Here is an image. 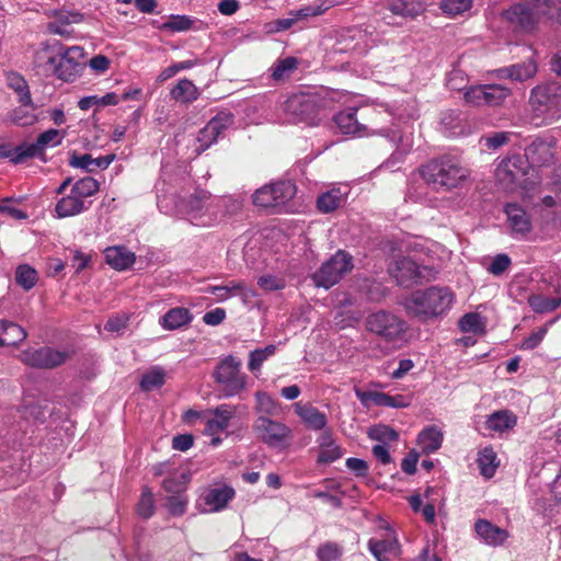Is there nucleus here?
<instances>
[{
	"label": "nucleus",
	"mask_w": 561,
	"mask_h": 561,
	"mask_svg": "<svg viewBox=\"0 0 561 561\" xmlns=\"http://www.w3.org/2000/svg\"><path fill=\"white\" fill-rule=\"evenodd\" d=\"M128 320L129 318L126 317V316H114V317H111L105 325H104V329L108 332H116V333H119L122 330L126 329L127 324H128Z\"/></svg>",
	"instance_id": "774afa93"
},
{
	"label": "nucleus",
	"mask_w": 561,
	"mask_h": 561,
	"mask_svg": "<svg viewBox=\"0 0 561 561\" xmlns=\"http://www.w3.org/2000/svg\"><path fill=\"white\" fill-rule=\"evenodd\" d=\"M528 104L535 125H550L561 118V83L549 81L530 91Z\"/></svg>",
	"instance_id": "7ed1b4c3"
},
{
	"label": "nucleus",
	"mask_w": 561,
	"mask_h": 561,
	"mask_svg": "<svg viewBox=\"0 0 561 561\" xmlns=\"http://www.w3.org/2000/svg\"><path fill=\"white\" fill-rule=\"evenodd\" d=\"M167 506L170 514L174 516H181L185 513L187 499L181 494L170 495L167 500Z\"/></svg>",
	"instance_id": "0e129e2a"
},
{
	"label": "nucleus",
	"mask_w": 561,
	"mask_h": 561,
	"mask_svg": "<svg viewBox=\"0 0 561 561\" xmlns=\"http://www.w3.org/2000/svg\"><path fill=\"white\" fill-rule=\"evenodd\" d=\"M342 547L333 541L320 545L316 551L319 561H336L342 557Z\"/></svg>",
	"instance_id": "603ef678"
},
{
	"label": "nucleus",
	"mask_w": 561,
	"mask_h": 561,
	"mask_svg": "<svg viewBox=\"0 0 561 561\" xmlns=\"http://www.w3.org/2000/svg\"><path fill=\"white\" fill-rule=\"evenodd\" d=\"M137 513L145 519L150 518L154 513L153 493L149 486H144L139 502L137 504Z\"/></svg>",
	"instance_id": "8fccbe9b"
},
{
	"label": "nucleus",
	"mask_w": 561,
	"mask_h": 561,
	"mask_svg": "<svg viewBox=\"0 0 561 561\" xmlns=\"http://www.w3.org/2000/svg\"><path fill=\"white\" fill-rule=\"evenodd\" d=\"M241 362L229 355L222 358L213 374L217 383L222 386L226 397L240 393L245 388V375L241 374Z\"/></svg>",
	"instance_id": "0eeeda50"
},
{
	"label": "nucleus",
	"mask_w": 561,
	"mask_h": 561,
	"mask_svg": "<svg viewBox=\"0 0 561 561\" xmlns=\"http://www.w3.org/2000/svg\"><path fill=\"white\" fill-rule=\"evenodd\" d=\"M236 492L231 486L210 489L205 495V504L210 506L213 511L218 512L227 506L234 497Z\"/></svg>",
	"instance_id": "f704fd0d"
},
{
	"label": "nucleus",
	"mask_w": 561,
	"mask_h": 561,
	"mask_svg": "<svg viewBox=\"0 0 561 561\" xmlns=\"http://www.w3.org/2000/svg\"><path fill=\"white\" fill-rule=\"evenodd\" d=\"M477 462L480 469V473L488 479L492 478L499 467L497 455L493 447L488 446L482 448L478 453Z\"/></svg>",
	"instance_id": "e433bc0d"
},
{
	"label": "nucleus",
	"mask_w": 561,
	"mask_h": 561,
	"mask_svg": "<svg viewBox=\"0 0 561 561\" xmlns=\"http://www.w3.org/2000/svg\"><path fill=\"white\" fill-rule=\"evenodd\" d=\"M353 267V256L345 250H337L321 264L311 278L317 287L329 289L337 284L344 275L351 273Z\"/></svg>",
	"instance_id": "39448f33"
},
{
	"label": "nucleus",
	"mask_w": 561,
	"mask_h": 561,
	"mask_svg": "<svg viewBox=\"0 0 561 561\" xmlns=\"http://www.w3.org/2000/svg\"><path fill=\"white\" fill-rule=\"evenodd\" d=\"M321 103L322 100L318 95L299 92L287 98L283 110L293 123H306L312 126L320 121Z\"/></svg>",
	"instance_id": "20e7f679"
},
{
	"label": "nucleus",
	"mask_w": 561,
	"mask_h": 561,
	"mask_svg": "<svg viewBox=\"0 0 561 561\" xmlns=\"http://www.w3.org/2000/svg\"><path fill=\"white\" fill-rule=\"evenodd\" d=\"M245 289V284L242 280H232L226 285H217V286H208L205 289L206 294H211L216 296L218 301H225L228 298L243 294Z\"/></svg>",
	"instance_id": "58836bf2"
},
{
	"label": "nucleus",
	"mask_w": 561,
	"mask_h": 561,
	"mask_svg": "<svg viewBox=\"0 0 561 561\" xmlns=\"http://www.w3.org/2000/svg\"><path fill=\"white\" fill-rule=\"evenodd\" d=\"M257 285L264 291H275V290L284 289L286 286V282L283 277L267 274V275H262L257 278Z\"/></svg>",
	"instance_id": "680f3d73"
},
{
	"label": "nucleus",
	"mask_w": 561,
	"mask_h": 561,
	"mask_svg": "<svg viewBox=\"0 0 561 561\" xmlns=\"http://www.w3.org/2000/svg\"><path fill=\"white\" fill-rule=\"evenodd\" d=\"M474 530L490 546H501L508 538V533L505 529L493 525L486 519H478L474 524Z\"/></svg>",
	"instance_id": "aec40b11"
},
{
	"label": "nucleus",
	"mask_w": 561,
	"mask_h": 561,
	"mask_svg": "<svg viewBox=\"0 0 561 561\" xmlns=\"http://www.w3.org/2000/svg\"><path fill=\"white\" fill-rule=\"evenodd\" d=\"M4 77L8 88L16 93L18 102L22 105H30L32 95L25 78L16 71H8Z\"/></svg>",
	"instance_id": "c756f323"
},
{
	"label": "nucleus",
	"mask_w": 561,
	"mask_h": 561,
	"mask_svg": "<svg viewBox=\"0 0 561 561\" xmlns=\"http://www.w3.org/2000/svg\"><path fill=\"white\" fill-rule=\"evenodd\" d=\"M517 423L516 415L508 410H500L490 414L485 421V427L490 431L503 433L513 428Z\"/></svg>",
	"instance_id": "473e14b6"
},
{
	"label": "nucleus",
	"mask_w": 561,
	"mask_h": 561,
	"mask_svg": "<svg viewBox=\"0 0 561 561\" xmlns=\"http://www.w3.org/2000/svg\"><path fill=\"white\" fill-rule=\"evenodd\" d=\"M359 399L364 402L366 400L371 401L377 407H389V408H407L410 405L409 398L402 394L390 396L385 392L369 391L359 396Z\"/></svg>",
	"instance_id": "c85d7f7f"
},
{
	"label": "nucleus",
	"mask_w": 561,
	"mask_h": 561,
	"mask_svg": "<svg viewBox=\"0 0 561 561\" xmlns=\"http://www.w3.org/2000/svg\"><path fill=\"white\" fill-rule=\"evenodd\" d=\"M118 102H119L118 95L115 92H108L103 96H98V95L84 96L78 102V106L82 111H88L94 105H98V106L116 105V104H118Z\"/></svg>",
	"instance_id": "79ce46f5"
},
{
	"label": "nucleus",
	"mask_w": 561,
	"mask_h": 561,
	"mask_svg": "<svg viewBox=\"0 0 561 561\" xmlns=\"http://www.w3.org/2000/svg\"><path fill=\"white\" fill-rule=\"evenodd\" d=\"M366 328L387 342L401 340L407 331V322L397 314L380 310L369 314Z\"/></svg>",
	"instance_id": "423d86ee"
},
{
	"label": "nucleus",
	"mask_w": 561,
	"mask_h": 561,
	"mask_svg": "<svg viewBox=\"0 0 561 561\" xmlns=\"http://www.w3.org/2000/svg\"><path fill=\"white\" fill-rule=\"evenodd\" d=\"M298 66V59L296 57H286L278 59L272 67V79L275 81H282L290 76Z\"/></svg>",
	"instance_id": "c03bdc74"
},
{
	"label": "nucleus",
	"mask_w": 561,
	"mask_h": 561,
	"mask_svg": "<svg viewBox=\"0 0 561 561\" xmlns=\"http://www.w3.org/2000/svg\"><path fill=\"white\" fill-rule=\"evenodd\" d=\"M99 188H100L99 182L91 176H87V178H83V179L77 181L73 184L71 191H72V193L78 195L81 199H83L84 197H90V196L96 194L99 192Z\"/></svg>",
	"instance_id": "de8ad7c7"
},
{
	"label": "nucleus",
	"mask_w": 561,
	"mask_h": 561,
	"mask_svg": "<svg viewBox=\"0 0 561 561\" xmlns=\"http://www.w3.org/2000/svg\"><path fill=\"white\" fill-rule=\"evenodd\" d=\"M106 263L116 271L129 268L135 263V254L124 247H110L104 251Z\"/></svg>",
	"instance_id": "cd10ccee"
},
{
	"label": "nucleus",
	"mask_w": 561,
	"mask_h": 561,
	"mask_svg": "<svg viewBox=\"0 0 561 561\" xmlns=\"http://www.w3.org/2000/svg\"><path fill=\"white\" fill-rule=\"evenodd\" d=\"M472 7V0H444L440 3V9L444 13L449 15H458Z\"/></svg>",
	"instance_id": "13d9d810"
},
{
	"label": "nucleus",
	"mask_w": 561,
	"mask_h": 561,
	"mask_svg": "<svg viewBox=\"0 0 561 561\" xmlns=\"http://www.w3.org/2000/svg\"><path fill=\"white\" fill-rule=\"evenodd\" d=\"M62 136L58 129H48L38 135L35 142H23L27 159L38 158L46 162L45 150L47 147H56L61 144Z\"/></svg>",
	"instance_id": "f3484780"
},
{
	"label": "nucleus",
	"mask_w": 561,
	"mask_h": 561,
	"mask_svg": "<svg viewBox=\"0 0 561 561\" xmlns=\"http://www.w3.org/2000/svg\"><path fill=\"white\" fill-rule=\"evenodd\" d=\"M512 133L510 131H497L491 135L482 137L484 147L489 150H496L504 145L508 144Z\"/></svg>",
	"instance_id": "bf43d9fd"
},
{
	"label": "nucleus",
	"mask_w": 561,
	"mask_h": 561,
	"mask_svg": "<svg viewBox=\"0 0 561 561\" xmlns=\"http://www.w3.org/2000/svg\"><path fill=\"white\" fill-rule=\"evenodd\" d=\"M420 173L427 184L444 191L462 186L470 175L460 160L449 154L430 160L421 167Z\"/></svg>",
	"instance_id": "f03ea898"
},
{
	"label": "nucleus",
	"mask_w": 561,
	"mask_h": 561,
	"mask_svg": "<svg viewBox=\"0 0 561 561\" xmlns=\"http://www.w3.org/2000/svg\"><path fill=\"white\" fill-rule=\"evenodd\" d=\"M214 417L206 421L204 433L210 436L224 432L234 415V408L220 404L214 411Z\"/></svg>",
	"instance_id": "4be33fe9"
},
{
	"label": "nucleus",
	"mask_w": 561,
	"mask_h": 561,
	"mask_svg": "<svg viewBox=\"0 0 561 561\" xmlns=\"http://www.w3.org/2000/svg\"><path fill=\"white\" fill-rule=\"evenodd\" d=\"M345 465L356 477L368 474V463L363 459L351 457L346 459Z\"/></svg>",
	"instance_id": "338daca9"
},
{
	"label": "nucleus",
	"mask_w": 561,
	"mask_h": 561,
	"mask_svg": "<svg viewBox=\"0 0 561 561\" xmlns=\"http://www.w3.org/2000/svg\"><path fill=\"white\" fill-rule=\"evenodd\" d=\"M368 437L386 445L387 442H396L399 438L398 432L389 425L379 424L368 431Z\"/></svg>",
	"instance_id": "09e8293b"
},
{
	"label": "nucleus",
	"mask_w": 561,
	"mask_h": 561,
	"mask_svg": "<svg viewBox=\"0 0 561 561\" xmlns=\"http://www.w3.org/2000/svg\"><path fill=\"white\" fill-rule=\"evenodd\" d=\"M385 7L393 15L404 19H415L423 11V3L419 0H386Z\"/></svg>",
	"instance_id": "393cba45"
},
{
	"label": "nucleus",
	"mask_w": 561,
	"mask_h": 561,
	"mask_svg": "<svg viewBox=\"0 0 561 561\" xmlns=\"http://www.w3.org/2000/svg\"><path fill=\"white\" fill-rule=\"evenodd\" d=\"M253 430L257 438L273 448H285L293 439V432L287 425L266 416H259Z\"/></svg>",
	"instance_id": "9d476101"
},
{
	"label": "nucleus",
	"mask_w": 561,
	"mask_h": 561,
	"mask_svg": "<svg viewBox=\"0 0 561 561\" xmlns=\"http://www.w3.org/2000/svg\"><path fill=\"white\" fill-rule=\"evenodd\" d=\"M390 275L396 278L397 284L403 287L410 286L422 277L419 264L410 257L398 259L389 267Z\"/></svg>",
	"instance_id": "a211bd4d"
},
{
	"label": "nucleus",
	"mask_w": 561,
	"mask_h": 561,
	"mask_svg": "<svg viewBox=\"0 0 561 561\" xmlns=\"http://www.w3.org/2000/svg\"><path fill=\"white\" fill-rule=\"evenodd\" d=\"M511 259L507 254H497L493 257L486 270L492 275L499 276L502 275L511 266Z\"/></svg>",
	"instance_id": "e2e57ef3"
},
{
	"label": "nucleus",
	"mask_w": 561,
	"mask_h": 561,
	"mask_svg": "<svg viewBox=\"0 0 561 561\" xmlns=\"http://www.w3.org/2000/svg\"><path fill=\"white\" fill-rule=\"evenodd\" d=\"M81 18L80 13H58L56 20L48 24V30L53 34L70 36L73 32L71 23H79Z\"/></svg>",
	"instance_id": "c9c22d12"
},
{
	"label": "nucleus",
	"mask_w": 561,
	"mask_h": 561,
	"mask_svg": "<svg viewBox=\"0 0 561 561\" xmlns=\"http://www.w3.org/2000/svg\"><path fill=\"white\" fill-rule=\"evenodd\" d=\"M193 317L188 309L175 307L170 309L161 319L160 324L165 330H176L187 325Z\"/></svg>",
	"instance_id": "72a5a7b5"
},
{
	"label": "nucleus",
	"mask_w": 561,
	"mask_h": 561,
	"mask_svg": "<svg viewBox=\"0 0 561 561\" xmlns=\"http://www.w3.org/2000/svg\"><path fill=\"white\" fill-rule=\"evenodd\" d=\"M26 331L19 324L0 320V346H14L24 341Z\"/></svg>",
	"instance_id": "7c9ffc66"
},
{
	"label": "nucleus",
	"mask_w": 561,
	"mask_h": 561,
	"mask_svg": "<svg viewBox=\"0 0 561 561\" xmlns=\"http://www.w3.org/2000/svg\"><path fill=\"white\" fill-rule=\"evenodd\" d=\"M507 222L514 236L526 237L533 229L529 214L517 203H508L504 207Z\"/></svg>",
	"instance_id": "2eb2a0df"
},
{
	"label": "nucleus",
	"mask_w": 561,
	"mask_h": 561,
	"mask_svg": "<svg viewBox=\"0 0 561 561\" xmlns=\"http://www.w3.org/2000/svg\"><path fill=\"white\" fill-rule=\"evenodd\" d=\"M0 157L8 159L14 164H20L27 160L23 142L16 147H11L9 144H0Z\"/></svg>",
	"instance_id": "864d4df0"
},
{
	"label": "nucleus",
	"mask_w": 561,
	"mask_h": 561,
	"mask_svg": "<svg viewBox=\"0 0 561 561\" xmlns=\"http://www.w3.org/2000/svg\"><path fill=\"white\" fill-rule=\"evenodd\" d=\"M193 20L187 15H171L161 26V31L185 32L193 25Z\"/></svg>",
	"instance_id": "5fc2aeb1"
},
{
	"label": "nucleus",
	"mask_w": 561,
	"mask_h": 561,
	"mask_svg": "<svg viewBox=\"0 0 561 561\" xmlns=\"http://www.w3.org/2000/svg\"><path fill=\"white\" fill-rule=\"evenodd\" d=\"M443 440L444 434L436 425L424 427L417 435V445L425 455L437 451L442 447Z\"/></svg>",
	"instance_id": "b1692460"
},
{
	"label": "nucleus",
	"mask_w": 561,
	"mask_h": 561,
	"mask_svg": "<svg viewBox=\"0 0 561 561\" xmlns=\"http://www.w3.org/2000/svg\"><path fill=\"white\" fill-rule=\"evenodd\" d=\"M547 334V328L540 327L536 331H534L528 337H526L522 344V350H534L536 348L543 340Z\"/></svg>",
	"instance_id": "69168bd1"
},
{
	"label": "nucleus",
	"mask_w": 561,
	"mask_h": 561,
	"mask_svg": "<svg viewBox=\"0 0 561 561\" xmlns=\"http://www.w3.org/2000/svg\"><path fill=\"white\" fill-rule=\"evenodd\" d=\"M296 192L294 182L278 181L257 188L252 195V202L262 208L278 207L290 201Z\"/></svg>",
	"instance_id": "1a4fd4ad"
},
{
	"label": "nucleus",
	"mask_w": 561,
	"mask_h": 561,
	"mask_svg": "<svg viewBox=\"0 0 561 561\" xmlns=\"http://www.w3.org/2000/svg\"><path fill=\"white\" fill-rule=\"evenodd\" d=\"M343 456L342 448L334 445H327L319 449V455L317 458L318 463H331Z\"/></svg>",
	"instance_id": "052dcab7"
},
{
	"label": "nucleus",
	"mask_w": 561,
	"mask_h": 561,
	"mask_svg": "<svg viewBox=\"0 0 561 561\" xmlns=\"http://www.w3.org/2000/svg\"><path fill=\"white\" fill-rule=\"evenodd\" d=\"M343 196L340 190H331L321 194L317 199V208L320 213L329 214L341 206Z\"/></svg>",
	"instance_id": "a19ab883"
},
{
	"label": "nucleus",
	"mask_w": 561,
	"mask_h": 561,
	"mask_svg": "<svg viewBox=\"0 0 561 561\" xmlns=\"http://www.w3.org/2000/svg\"><path fill=\"white\" fill-rule=\"evenodd\" d=\"M171 99L184 103L197 100L199 93L195 84L188 79H181L170 91Z\"/></svg>",
	"instance_id": "4c0bfd02"
},
{
	"label": "nucleus",
	"mask_w": 561,
	"mask_h": 561,
	"mask_svg": "<svg viewBox=\"0 0 561 561\" xmlns=\"http://www.w3.org/2000/svg\"><path fill=\"white\" fill-rule=\"evenodd\" d=\"M295 412L302 420L305 425L313 431H321L327 427L328 417L324 412H321L319 409L313 407L312 404H295Z\"/></svg>",
	"instance_id": "412c9836"
},
{
	"label": "nucleus",
	"mask_w": 561,
	"mask_h": 561,
	"mask_svg": "<svg viewBox=\"0 0 561 561\" xmlns=\"http://www.w3.org/2000/svg\"><path fill=\"white\" fill-rule=\"evenodd\" d=\"M211 195L205 190H195L187 199V209L191 213L201 211L209 202Z\"/></svg>",
	"instance_id": "4d7b16f0"
},
{
	"label": "nucleus",
	"mask_w": 561,
	"mask_h": 561,
	"mask_svg": "<svg viewBox=\"0 0 561 561\" xmlns=\"http://www.w3.org/2000/svg\"><path fill=\"white\" fill-rule=\"evenodd\" d=\"M529 167L522 154H512L503 159L495 170V176L505 190L513 191L522 186Z\"/></svg>",
	"instance_id": "9b49d317"
},
{
	"label": "nucleus",
	"mask_w": 561,
	"mask_h": 561,
	"mask_svg": "<svg viewBox=\"0 0 561 561\" xmlns=\"http://www.w3.org/2000/svg\"><path fill=\"white\" fill-rule=\"evenodd\" d=\"M233 123V115L229 112H220L213 117L198 134V142L203 150L217 141L220 134Z\"/></svg>",
	"instance_id": "4468645a"
},
{
	"label": "nucleus",
	"mask_w": 561,
	"mask_h": 561,
	"mask_svg": "<svg viewBox=\"0 0 561 561\" xmlns=\"http://www.w3.org/2000/svg\"><path fill=\"white\" fill-rule=\"evenodd\" d=\"M523 157L527 159L528 167L549 165L554 162V147L551 141L537 138L527 146Z\"/></svg>",
	"instance_id": "dca6fc26"
},
{
	"label": "nucleus",
	"mask_w": 561,
	"mask_h": 561,
	"mask_svg": "<svg viewBox=\"0 0 561 561\" xmlns=\"http://www.w3.org/2000/svg\"><path fill=\"white\" fill-rule=\"evenodd\" d=\"M356 114L357 108L350 107L334 116V123L342 134L352 136H362L364 134L366 127L358 122Z\"/></svg>",
	"instance_id": "5701e85b"
},
{
	"label": "nucleus",
	"mask_w": 561,
	"mask_h": 561,
	"mask_svg": "<svg viewBox=\"0 0 561 561\" xmlns=\"http://www.w3.org/2000/svg\"><path fill=\"white\" fill-rule=\"evenodd\" d=\"M35 108L36 107L33 102L30 105L20 104L19 107H15L10 113V119L13 124L18 126H31L37 121Z\"/></svg>",
	"instance_id": "ea45409f"
},
{
	"label": "nucleus",
	"mask_w": 561,
	"mask_h": 561,
	"mask_svg": "<svg viewBox=\"0 0 561 561\" xmlns=\"http://www.w3.org/2000/svg\"><path fill=\"white\" fill-rule=\"evenodd\" d=\"M501 76L514 81H526L536 76L538 67L535 60L527 59L523 62L514 64L499 70Z\"/></svg>",
	"instance_id": "bb28decb"
},
{
	"label": "nucleus",
	"mask_w": 561,
	"mask_h": 561,
	"mask_svg": "<svg viewBox=\"0 0 561 561\" xmlns=\"http://www.w3.org/2000/svg\"><path fill=\"white\" fill-rule=\"evenodd\" d=\"M165 382V373L160 367H153L146 371L140 380V388L144 391H151L161 388Z\"/></svg>",
	"instance_id": "37998d69"
},
{
	"label": "nucleus",
	"mask_w": 561,
	"mask_h": 561,
	"mask_svg": "<svg viewBox=\"0 0 561 561\" xmlns=\"http://www.w3.org/2000/svg\"><path fill=\"white\" fill-rule=\"evenodd\" d=\"M84 50L79 46L61 47L59 51L48 58L57 78L64 81H73L83 68Z\"/></svg>",
	"instance_id": "6e6552de"
},
{
	"label": "nucleus",
	"mask_w": 561,
	"mask_h": 561,
	"mask_svg": "<svg viewBox=\"0 0 561 561\" xmlns=\"http://www.w3.org/2000/svg\"><path fill=\"white\" fill-rule=\"evenodd\" d=\"M38 279L35 268L27 264L20 265L15 271V282L25 290H30L36 285Z\"/></svg>",
	"instance_id": "a18cd8bd"
},
{
	"label": "nucleus",
	"mask_w": 561,
	"mask_h": 561,
	"mask_svg": "<svg viewBox=\"0 0 561 561\" xmlns=\"http://www.w3.org/2000/svg\"><path fill=\"white\" fill-rule=\"evenodd\" d=\"M85 207L83 199L70 192L69 195L61 197L56 204L55 211L57 217L65 218L81 214Z\"/></svg>",
	"instance_id": "2f4dec72"
},
{
	"label": "nucleus",
	"mask_w": 561,
	"mask_h": 561,
	"mask_svg": "<svg viewBox=\"0 0 561 561\" xmlns=\"http://www.w3.org/2000/svg\"><path fill=\"white\" fill-rule=\"evenodd\" d=\"M368 549L378 561H390L389 557H398L400 554L401 547L397 536L388 533L382 539H369Z\"/></svg>",
	"instance_id": "6ab92c4d"
},
{
	"label": "nucleus",
	"mask_w": 561,
	"mask_h": 561,
	"mask_svg": "<svg viewBox=\"0 0 561 561\" xmlns=\"http://www.w3.org/2000/svg\"><path fill=\"white\" fill-rule=\"evenodd\" d=\"M511 95V90L501 84H480L468 88L465 101L472 106H499Z\"/></svg>",
	"instance_id": "f8f14e48"
},
{
	"label": "nucleus",
	"mask_w": 561,
	"mask_h": 561,
	"mask_svg": "<svg viewBox=\"0 0 561 561\" xmlns=\"http://www.w3.org/2000/svg\"><path fill=\"white\" fill-rule=\"evenodd\" d=\"M454 301L455 294L449 287L433 285L412 291L403 307L410 317L426 322L447 313Z\"/></svg>",
	"instance_id": "f257e3e1"
},
{
	"label": "nucleus",
	"mask_w": 561,
	"mask_h": 561,
	"mask_svg": "<svg viewBox=\"0 0 561 561\" xmlns=\"http://www.w3.org/2000/svg\"><path fill=\"white\" fill-rule=\"evenodd\" d=\"M187 476L182 473L180 476L169 477L162 481V488L171 495H178L185 491L187 484Z\"/></svg>",
	"instance_id": "6e6d98bb"
},
{
	"label": "nucleus",
	"mask_w": 561,
	"mask_h": 561,
	"mask_svg": "<svg viewBox=\"0 0 561 561\" xmlns=\"http://www.w3.org/2000/svg\"><path fill=\"white\" fill-rule=\"evenodd\" d=\"M67 353L55 351L50 347H41L35 351H24L21 353V359L24 364L43 369H51L67 359Z\"/></svg>",
	"instance_id": "ddd939ff"
},
{
	"label": "nucleus",
	"mask_w": 561,
	"mask_h": 561,
	"mask_svg": "<svg viewBox=\"0 0 561 561\" xmlns=\"http://www.w3.org/2000/svg\"><path fill=\"white\" fill-rule=\"evenodd\" d=\"M114 159L115 154L101 156L94 159L89 153L79 156L76 151H73L69 160V164L73 168H81L89 172H93L96 169H106Z\"/></svg>",
	"instance_id": "a878e982"
},
{
	"label": "nucleus",
	"mask_w": 561,
	"mask_h": 561,
	"mask_svg": "<svg viewBox=\"0 0 561 561\" xmlns=\"http://www.w3.org/2000/svg\"><path fill=\"white\" fill-rule=\"evenodd\" d=\"M459 328L462 332L482 333L484 323L482 317L477 312H469L459 320Z\"/></svg>",
	"instance_id": "3c124183"
},
{
	"label": "nucleus",
	"mask_w": 561,
	"mask_h": 561,
	"mask_svg": "<svg viewBox=\"0 0 561 561\" xmlns=\"http://www.w3.org/2000/svg\"><path fill=\"white\" fill-rule=\"evenodd\" d=\"M276 352L273 344L266 345L264 348H256L250 353L248 368L251 371L259 370L262 364Z\"/></svg>",
	"instance_id": "49530a36"
}]
</instances>
